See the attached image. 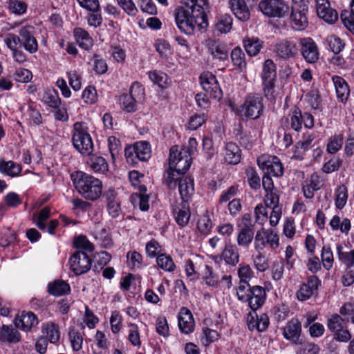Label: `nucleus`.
Segmentation results:
<instances>
[{"mask_svg":"<svg viewBox=\"0 0 354 354\" xmlns=\"http://www.w3.org/2000/svg\"><path fill=\"white\" fill-rule=\"evenodd\" d=\"M71 179L77 192L86 200L96 201L102 193V182L88 174L76 171L71 174Z\"/></svg>","mask_w":354,"mask_h":354,"instance_id":"f257e3e1","label":"nucleus"},{"mask_svg":"<svg viewBox=\"0 0 354 354\" xmlns=\"http://www.w3.org/2000/svg\"><path fill=\"white\" fill-rule=\"evenodd\" d=\"M174 17L179 30L187 35H192L196 26L204 21L205 15L203 6L194 7V10L180 6L175 10Z\"/></svg>","mask_w":354,"mask_h":354,"instance_id":"f03ea898","label":"nucleus"},{"mask_svg":"<svg viewBox=\"0 0 354 354\" xmlns=\"http://www.w3.org/2000/svg\"><path fill=\"white\" fill-rule=\"evenodd\" d=\"M72 142L74 147L83 155H91L93 151V143L87 127L83 122L73 124Z\"/></svg>","mask_w":354,"mask_h":354,"instance_id":"7ed1b4c3","label":"nucleus"},{"mask_svg":"<svg viewBox=\"0 0 354 354\" xmlns=\"http://www.w3.org/2000/svg\"><path fill=\"white\" fill-rule=\"evenodd\" d=\"M263 110L262 97L257 94H250L246 96L244 102L239 106L237 113L243 119L257 120L261 116Z\"/></svg>","mask_w":354,"mask_h":354,"instance_id":"20e7f679","label":"nucleus"},{"mask_svg":"<svg viewBox=\"0 0 354 354\" xmlns=\"http://www.w3.org/2000/svg\"><path fill=\"white\" fill-rule=\"evenodd\" d=\"M262 90L264 96L271 101L275 100L274 82L276 80V66L273 61L268 59L265 61L261 73Z\"/></svg>","mask_w":354,"mask_h":354,"instance_id":"39448f33","label":"nucleus"},{"mask_svg":"<svg viewBox=\"0 0 354 354\" xmlns=\"http://www.w3.org/2000/svg\"><path fill=\"white\" fill-rule=\"evenodd\" d=\"M258 10L266 17L283 18L288 15L290 7L284 0H261Z\"/></svg>","mask_w":354,"mask_h":354,"instance_id":"423d86ee","label":"nucleus"},{"mask_svg":"<svg viewBox=\"0 0 354 354\" xmlns=\"http://www.w3.org/2000/svg\"><path fill=\"white\" fill-rule=\"evenodd\" d=\"M308 4L307 0H292L290 19L294 28L297 30H304L308 26Z\"/></svg>","mask_w":354,"mask_h":354,"instance_id":"0eeeda50","label":"nucleus"},{"mask_svg":"<svg viewBox=\"0 0 354 354\" xmlns=\"http://www.w3.org/2000/svg\"><path fill=\"white\" fill-rule=\"evenodd\" d=\"M267 245L272 250L277 249L279 245V238L274 230L262 227L255 234L254 247L257 252H261Z\"/></svg>","mask_w":354,"mask_h":354,"instance_id":"6e6552de","label":"nucleus"},{"mask_svg":"<svg viewBox=\"0 0 354 354\" xmlns=\"http://www.w3.org/2000/svg\"><path fill=\"white\" fill-rule=\"evenodd\" d=\"M257 164L266 174L279 177L283 174V165L277 156L262 155L258 158Z\"/></svg>","mask_w":354,"mask_h":354,"instance_id":"1a4fd4ad","label":"nucleus"},{"mask_svg":"<svg viewBox=\"0 0 354 354\" xmlns=\"http://www.w3.org/2000/svg\"><path fill=\"white\" fill-rule=\"evenodd\" d=\"M290 128L295 131H300L302 124L308 129H312L314 127V118L307 112L304 113L298 107H295L290 114Z\"/></svg>","mask_w":354,"mask_h":354,"instance_id":"9d476101","label":"nucleus"},{"mask_svg":"<svg viewBox=\"0 0 354 354\" xmlns=\"http://www.w3.org/2000/svg\"><path fill=\"white\" fill-rule=\"evenodd\" d=\"M200 82L203 89L209 95V97L217 100H220L222 97V91L216 76L212 73H203L200 76Z\"/></svg>","mask_w":354,"mask_h":354,"instance_id":"9b49d317","label":"nucleus"},{"mask_svg":"<svg viewBox=\"0 0 354 354\" xmlns=\"http://www.w3.org/2000/svg\"><path fill=\"white\" fill-rule=\"evenodd\" d=\"M71 270L76 275L87 272L91 266V260L88 254L83 251L75 252L69 260Z\"/></svg>","mask_w":354,"mask_h":354,"instance_id":"f8f14e48","label":"nucleus"},{"mask_svg":"<svg viewBox=\"0 0 354 354\" xmlns=\"http://www.w3.org/2000/svg\"><path fill=\"white\" fill-rule=\"evenodd\" d=\"M300 52L304 59L310 64L317 62L319 57L318 46L310 37H304L299 39Z\"/></svg>","mask_w":354,"mask_h":354,"instance_id":"ddd939ff","label":"nucleus"},{"mask_svg":"<svg viewBox=\"0 0 354 354\" xmlns=\"http://www.w3.org/2000/svg\"><path fill=\"white\" fill-rule=\"evenodd\" d=\"M274 52L279 58L287 60L296 57L298 54V48L293 41L281 39L277 41Z\"/></svg>","mask_w":354,"mask_h":354,"instance_id":"4468645a","label":"nucleus"},{"mask_svg":"<svg viewBox=\"0 0 354 354\" xmlns=\"http://www.w3.org/2000/svg\"><path fill=\"white\" fill-rule=\"evenodd\" d=\"M205 46L213 59L219 61L228 59L229 49L224 42L218 39H208L205 41Z\"/></svg>","mask_w":354,"mask_h":354,"instance_id":"2eb2a0df","label":"nucleus"},{"mask_svg":"<svg viewBox=\"0 0 354 354\" xmlns=\"http://www.w3.org/2000/svg\"><path fill=\"white\" fill-rule=\"evenodd\" d=\"M34 30L32 26H25L21 27L19 32L21 45L30 53H34L38 49L37 41L34 37Z\"/></svg>","mask_w":354,"mask_h":354,"instance_id":"dca6fc26","label":"nucleus"},{"mask_svg":"<svg viewBox=\"0 0 354 354\" xmlns=\"http://www.w3.org/2000/svg\"><path fill=\"white\" fill-rule=\"evenodd\" d=\"M324 184L323 177L317 173H313L302 184V191L306 198H313L315 192L319 190Z\"/></svg>","mask_w":354,"mask_h":354,"instance_id":"f3484780","label":"nucleus"},{"mask_svg":"<svg viewBox=\"0 0 354 354\" xmlns=\"http://www.w3.org/2000/svg\"><path fill=\"white\" fill-rule=\"evenodd\" d=\"M321 281L315 275L308 277L306 283H304L297 292V297L299 301H304L311 297L317 290Z\"/></svg>","mask_w":354,"mask_h":354,"instance_id":"a211bd4d","label":"nucleus"},{"mask_svg":"<svg viewBox=\"0 0 354 354\" xmlns=\"http://www.w3.org/2000/svg\"><path fill=\"white\" fill-rule=\"evenodd\" d=\"M227 4L231 12L238 20L247 21L250 19L251 12L245 0H227Z\"/></svg>","mask_w":354,"mask_h":354,"instance_id":"6ab92c4d","label":"nucleus"},{"mask_svg":"<svg viewBox=\"0 0 354 354\" xmlns=\"http://www.w3.org/2000/svg\"><path fill=\"white\" fill-rule=\"evenodd\" d=\"M315 2L319 17L323 19L328 24H333L337 20V12L330 7L328 0H315Z\"/></svg>","mask_w":354,"mask_h":354,"instance_id":"aec40b11","label":"nucleus"},{"mask_svg":"<svg viewBox=\"0 0 354 354\" xmlns=\"http://www.w3.org/2000/svg\"><path fill=\"white\" fill-rule=\"evenodd\" d=\"M301 333V324L298 319L292 318L288 321L283 328V337L295 344H300L299 337Z\"/></svg>","mask_w":354,"mask_h":354,"instance_id":"412c9836","label":"nucleus"},{"mask_svg":"<svg viewBox=\"0 0 354 354\" xmlns=\"http://www.w3.org/2000/svg\"><path fill=\"white\" fill-rule=\"evenodd\" d=\"M249 295L248 305L250 308L255 311L260 308L265 303L266 298V292L262 286H254L251 288Z\"/></svg>","mask_w":354,"mask_h":354,"instance_id":"4be33fe9","label":"nucleus"},{"mask_svg":"<svg viewBox=\"0 0 354 354\" xmlns=\"http://www.w3.org/2000/svg\"><path fill=\"white\" fill-rule=\"evenodd\" d=\"M221 259L229 266H236L240 259V254L237 246L230 241L225 243L221 254Z\"/></svg>","mask_w":354,"mask_h":354,"instance_id":"5701e85b","label":"nucleus"},{"mask_svg":"<svg viewBox=\"0 0 354 354\" xmlns=\"http://www.w3.org/2000/svg\"><path fill=\"white\" fill-rule=\"evenodd\" d=\"M194 320L191 311L183 307L178 315V326L180 330L186 334L193 332L194 329Z\"/></svg>","mask_w":354,"mask_h":354,"instance_id":"b1692460","label":"nucleus"},{"mask_svg":"<svg viewBox=\"0 0 354 354\" xmlns=\"http://www.w3.org/2000/svg\"><path fill=\"white\" fill-rule=\"evenodd\" d=\"M38 319L32 312L22 313L15 320V325L17 328L24 330L30 331L38 324Z\"/></svg>","mask_w":354,"mask_h":354,"instance_id":"393cba45","label":"nucleus"},{"mask_svg":"<svg viewBox=\"0 0 354 354\" xmlns=\"http://www.w3.org/2000/svg\"><path fill=\"white\" fill-rule=\"evenodd\" d=\"M176 222L181 227L185 226L190 218V210L189 203L187 201H182L176 205L173 209Z\"/></svg>","mask_w":354,"mask_h":354,"instance_id":"a878e982","label":"nucleus"},{"mask_svg":"<svg viewBox=\"0 0 354 354\" xmlns=\"http://www.w3.org/2000/svg\"><path fill=\"white\" fill-rule=\"evenodd\" d=\"M20 340L19 332L12 326L3 325L0 328V342L16 344Z\"/></svg>","mask_w":354,"mask_h":354,"instance_id":"bb28decb","label":"nucleus"},{"mask_svg":"<svg viewBox=\"0 0 354 354\" xmlns=\"http://www.w3.org/2000/svg\"><path fill=\"white\" fill-rule=\"evenodd\" d=\"M172 154L169 168L175 170L177 171V174H183L188 170L191 165V156H188L187 152L184 151L183 156L180 157L179 160L176 161L174 150L172 151Z\"/></svg>","mask_w":354,"mask_h":354,"instance_id":"cd10ccee","label":"nucleus"},{"mask_svg":"<svg viewBox=\"0 0 354 354\" xmlns=\"http://www.w3.org/2000/svg\"><path fill=\"white\" fill-rule=\"evenodd\" d=\"M241 159V151L239 146L234 142H228L225 147L224 160L230 165H236Z\"/></svg>","mask_w":354,"mask_h":354,"instance_id":"c85d7f7f","label":"nucleus"},{"mask_svg":"<svg viewBox=\"0 0 354 354\" xmlns=\"http://www.w3.org/2000/svg\"><path fill=\"white\" fill-rule=\"evenodd\" d=\"M178 187L182 201L187 202L194 192V180L190 177L183 176L178 182Z\"/></svg>","mask_w":354,"mask_h":354,"instance_id":"c756f323","label":"nucleus"},{"mask_svg":"<svg viewBox=\"0 0 354 354\" xmlns=\"http://www.w3.org/2000/svg\"><path fill=\"white\" fill-rule=\"evenodd\" d=\"M332 79L338 99L342 102H346L350 93L347 83L342 77L339 76H334Z\"/></svg>","mask_w":354,"mask_h":354,"instance_id":"7c9ffc66","label":"nucleus"},{"mask_svg":"<svg viewBox=\"0 0 354 354\" xmlns=\"http://www.w3.org/2000/svg\"><path fill=\"white\" fill-rule=\"evenodd\" d=\"M42 331L46 335V339L51 343H56L60 337V332L57 324L48 322L42 324Z\"/></svg>","mask_w":354,"mask_h":354,"instance_id":"2f4dec72","label":"nucleus"},{"mask_svg":"<svg viewBox=\"0 0 354 354\" xmlns=\"http://www.w3.org/2000/svg\"><path fill=\"white\" fill-rule=\"evenodd\" d=\"M337 250L339 259L346 266V268H351L354 264V250H349L346 245H338Z\"/></svg>","mask_w":354,"mask_h":354,"instance_id":"473e14b6","label":"nucleus"},{"mask_svg":"<svg viewBox=\"0 0 354 354\" xmlns=\"http://www.w3.org/2000/svg\"><path fill=\"white\" fill-rule=\"evenodd\" d=\"M71 291L69 285L62 280H55L48 283V292L50 295L59 297L68 293Z\"/></svg>","mask_w":354,"mask_h":354,"instance_id":"72a5a7b5","label":"nucleus"},{"mask_svg":"<svg viewBox=\"0 0 354 354\" xmlns=\"http://www.w3.org/2000/svg\"><path fill=\"white\" fill-rule=\"evenodd\" d=\"M74 35L79 46L88 50L93 46V39L87 31L82 28H76L74 30Z\"/></svg>","mask_w":354,"mask_h":354,"instance_id":"f704fd0d","label":"nucleus"},{"mask_svg":"<svg viewBox=\"0 0 354 354\" xmlns=\"http://www.w3.org/2000/svg\"><path fill=\"white\" fill-rule=\"evenodd\" d=\"M149 79L153 84H157L160 88H167L170 84V79L168 75L160 71H152L148 73Z\"/></svg>","mask_w":354,"mask_h":354,"instance_id":"c9c22d12","label":"nucleus"},{"mask_svg":"<svg viewBox=\"0 0 354 354\" xmlns=\"http://www.w3.org/2000/svg\"><path fill=\"white\" fill-rule=\"evenodd\" d=\"M254 229L239 228L237 234V244L241 247L247 248L252 243L254 236Z\"/></svg>","mask_w":354,"mask_h":354,"instance_id":"e433bc0d","label":"nucleus"},{"mask_svg":"<svg viewBox=\"0 0 354 354\" xmlns=\"http://www.w3.org/2000/svg\"><path fill=\"white\" fill-rule=\"evenodd\" d=\"M244 48L250 56L257 55L263 47V41L259 38L251 37L244 39Z\"/></svg>","mask_w":354,"mask_h":354,"instance_id":"4c0bfd02","label":"nucleus"},{"mask_svg":"<svg viewBox=\"0 0 354 354\" xmlns=\"http://www.w3.org/2000/svg\"><path fill=\"white\" fill-rule=\"evenodd\" d=\"M232 21L233 19L230 15H221L218 18L214 31L218 33H227L230 32L232 27Z\"/></svg>","mask_w":354,"mask_h":354,"instance_id":"58836bf2","label":"nucleus"},{"mask_svg":"<svg viewBox=\"0 0 354 354\" xmlns=\"http://www.w3.org/2000/svg\"><path fill=\"white\" fill-rule=\"evenodd\" d=\"M88 165L95 172L104 173L108 171V164L106 160L102 156H92L88 161Z\"/></svg>","mask_w":354,"mask_h":354,"instance_id":"ea45409f","label":"nucleus"},{"mask_svg":"<svg viewBox=\"0 0 354 354\" xmlns=\"http://www.w3.org/2000/svg\"><path fill=\"white\" fill-rule=\"evenodd\" d=\"M20 165L12 160L4 161L0 160V172L8 176L14 177L18 176L21 172Z\"/></svg>","mask_w":354,"mask_h":354,"instance_id":"a19ab883","label":"nucleus"},{"mask_svg":"<svg viewBox=\"0 0 354 354\" xmlns=\"http://www.w3.org/2000/svg\"><path fill=\"white\" fill-rule=\"evenodd\" d=\"M354 6V0L350 2L351 11L343 10L340 15V19L344 26L351 32L354 31V11L353 6Z\"/></svg>","mask_w":354,"mask_h":354,"instance_id":"79ce46f5","label":"nucleus"},{"mask_svg":"<svg viewBox=\"0 0 354 354\" xmlns=\"http://www.w3.org/2000/svg\"><path fill=\"white\" fill-rule=\"evenodd\" d=\"M156 263L161 269L166 272H173L176 268V265L172 258L165 253L158 255Z\"/></svg>","mask_w":354,"mask_h":354,"instance_id":"37998d69","label":"nucleus"},{"mask_svg":"<svg viewBox=\"0 0 354 354\" xmlns=\"http://www.w3.org/2000/svg\"><path fill=\"white\" fill-rule=\"evenodd\" d=\"M237 274L239 281L244 284L249 283V281L254 277V272L250 266L245 263H241L237 270Z\"/></svg>","mask_w":354,"mask_h":354,"instance_id":"c03bdc74","label":"nucleus"},{"mask_svg":"<svg viewBox=\"0 0 354 354\" xmlns=\"http://www.w3.org/2000/svg\"><path fill=\"white\" fill-rule=\"evenodd\" d=\"M183 177L180 174H177V171L169 168L164 177L165 183L169 189H174L178 185V182Z\"/></svg>","mask_w":354,"mask_h":354,"instance_id":"a18cd8bd","label":"nucleus"},{"mask_svg":"<svg viewBox=\"0 0 354 354\" xmlns=\"http://www.w3.org/2000/svg\"><path fill=\"white\" fill-rule=\"evenodd\" d=\"M134 145L137 151V156L140 161H146L151 157L150 145L147 142H136Z\"/></svg>","mask_w":354,"mask_h":354,"instance_id":"49530a36","label":"nucleus"},{"mask_svg":"<svg viewBox=\"0 0 354 354\" xmlns=\"http://www.w3.org/2000/svg\"><path fill=\"white\" fill-rule=\"evenodd\" d=\"M231 59L234 66L239 67L241 71L245 69V54L241 48L236 47L232 50Z\"/></svg>","mask_w":354,"mask_h":354,"instance_id":"de8ad7c7","label":"nucleus"},{"mask_svg":"<svg viewBox=\"0 0 354 354\" xmlns=\"http://www.w3.org/2000/svg\"><path fill=\"white\" fill-rule=\"evenodd\" d=\"M257 316L256 322H252L248 320V326L250 329L256 328L259 331H264L267 329L269 326V318L268 316L262 313L259 316Z\"/></svg>","mask_w":354,"mask_h":354,"instance_id":"09e8293b","label":"nucleus"},{"mask_svg":"<svg viewBox=\"0 0 354 354\" xmlns=\"http://www.w3.org/2000/svg\"><path fill=\"white\" fill-rule=\"evenodd\" d=\"M42 100L45 104L53 109L58 108L61 104V100L57 92L55 90L46 91Z\"/></svg>","mask_w":354,"mask_h":354,"instance_id":"8fccbe9b","label":"nucleus"},{"mask_svg":"<svg viewBox=\"0 0 354 354\" xmlns=\"http://www.w3.org/2000/svg\"><path fill=\"white\" fill-rule=\"evenodd\" d=\"M343 145V137L342 135H334L328 138L326 150L329 153H337Z\"/></svg>","mask_w":354,"mask_h":354,"instance_id":"3c124183","label":"nucleus"},{"mask_svg":"<svg viewBox=\"0 0 354 354\" xmlns=\"http://www.w3.org/2000/svg\"><path fill=\"white\" fill-rule=\"evenodd\" d=\"M138 102L129 94H123L120 97V104L122 108L127 112H134L136 110Z\"/></svg>","mask_w":354,"mask_h":354,"instance_id":"603ef678","label":"nucleus"},{"mask_svg":"<svg viewBox=\"0 0 354 354\" xmlns=\"http://www.w3.org/2000/svg\"><path fill=\"white\" fill-rule=\"evenodd\" d=\"M346 322L340 315L334 314L328 319L327 325L328 328L335 333L344 328Z\"/></svg>","mask_w":354,"mask_h":354,"instance_id":"864d4df0","label":"nucleus"},{"mask_svg":"<svg viewBox=\"0 0 354 354\" xmlns=\"http://www.w3.org/2000/svg\"><path fill=\"white\" fill-rule=\"evenodd\" d=\"M252 261L254 268L259 272H264L269 268L268 259L261 252H257V254L252 257Z\"/></svg>","mask_w":354,"mask_h":354,"instance_id":"5fc2aeb1","label":"nucleus"},{"mask_svg":"<svg viewBox=\"0 0 354 354\" xmlns=\"http://www.w3.org/2000/svg\"><path fill=\"white\" fill-rule=\"evenodd\" d=\"M348 198L347 188L345 185H340L336 190L335 205L337 208L342 209L346 203Z\"/></svg>","mask_w":354,"mask_h":354,"instance_id":"6e6d98bb","label":"nucleus"},{"mask_svg":"<svg viewBox=\"0 0 354 354\" xmlns=\"http://www.w3.org/2000/svg\"><path fill=\"white\" fill-rule=\"evenodd\" d=\"M326 42L329 49L335 54H338L344 48L341 39L335 35H330L326 38Z\"/></svg>","mask_w":354,"mask_h":354,"instance_id":"4d7b16f0","label":"nucleus"},{"mask_svg":"<svg viewBox=\"0 0 354 354\" xmlns=\"http://www.w3.org/2000/svg\"><path fill=\"white\" fill-rule=\"evenodd\" d=\"M266 206L263 204H259L254 209L255 222L259 225H263L268 218V213Z\"/></svg>","mask_w":354,"mask_h":354,"instance_id":"13d9d810","label":"nucleus"},{"mask_svg":"<svg viewBox=\"0 0 354 354\" xmlns=\"http://www.w3.org/2000/svg\"><path fill=\"white\" fill-rule=\"evenodd\" d=\"M127 257L128 259V265L132 270L141 268L142 257L139 252L136 251L128 252Z\"/></svg>","mask_w":354,"mask_h":354,"instance_id":"bf43d9fd","label":"nucleus"},{"mask_svg":"<svg viewBox=\"0 0 354 354\" xmlns=\"http://www.w3.org/2000/svg\"><path fill=\"white\" fill-rule=\"evenodd\" d=\"M248 181L251 188L257 189L261 187V179L254 168L250 167L246 169Z\"/></svg>","mask_w":354,"mask_h":354,"instance_id":"052dcab7","label":"nucleus"},{"mask_svg":"<svg viewBox=\"0 0 354 354\" xmlns=\"http://www.w3.org/2000/svg\"><path fill=\"white\" fill-rule=\"evenodd\" d=\"M8 8L17 15H23L27 10V4L22 0H9Z\"/></svg>","mask_w":354,"mask_h":354,"instance_id":"680f3d73","label":"nucleus"},{"mask_svg":"<svg viewBox=\"0 0 354 354\" xmlns=\"http://www.w3.org/2000/svg\"><path fill=\"white\" fill-rule=\"evenodd\" d=\"M109 149L113 160H115L119 156L121 150L120 140L114 136H110L108 139Z\"/></svg>","mask_w":354,"mask_h":354,"instance_id":"e2e57ef3","label":"nucleus"},{"mask_svg":"<svg viewBox=\"0 0 354 354\" xmlns=\"http://www.w3.org/2000/svg\"><path fill=\"white\" fill-rule=\"evenodd\" d=\"M340 316L346 322L354 323V306L352 302L345 303L339 310Z\"/></svg>","mask_w":354,"mask_h":354,"instance_id":"0e129e2a","label":"nucleus"},{"mask_svg":"<svg viewBox=\"0 0 354 354\" xmlns=\"http://www.w3.org/2000/svg\"><path fill=\"white\" fill-rule=\"evenodd\" d=\"M279 202V195L277 189L266 192L264 203L266 207L278 206Z\"/></svg>","mask_w":354,"mask_h":354,"instance_id":"69168bd1","label":"nucleus"},{"mask_svg":"<svg viewBox=\"0 0 354 354\" xmlns=\"http://www.w3.org/2000/svg\"><path fill=\"white\" fill-rule=\"evenodd\" d=\"M129 94L138 102H140L144 100L145 89L140 83L135 82L132 84Z\"/></svg>","mask_w":354,"mask_h":354,"instance_id":"338daca9","label":"nucleus"},{"mask_svg":"<svg viewBox=\"0 0 354 354\" xmlns=\"http://www.w3.org/2000/svg\"><path fill=\"white\" fill-rule=\"evenodd\" d=\"M82 97L85 103L93 104L97 102V94L94 86H87L82 93Z\"/></svg>","mask_w":354,"mask_h":354,"instance_id":"774afa93","label":"nucleus"}]
</instances>
